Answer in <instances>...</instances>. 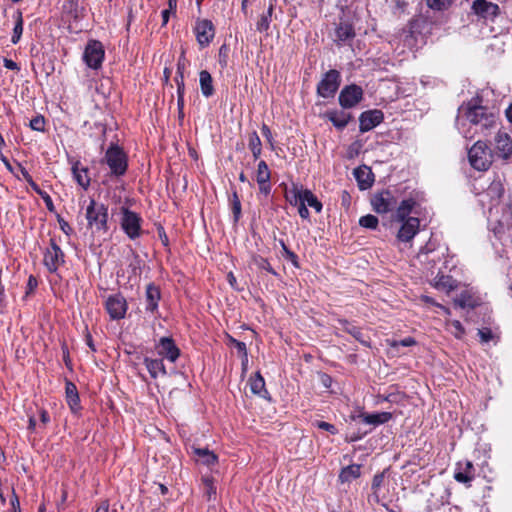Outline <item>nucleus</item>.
I'll return each mask as SVG.
<instances>
[{"label": "nucleus", "instance_id": "f257e3e1", "mask_svg": "<svg viewBox=\"0 0 512 512\" xmlns=\"http://www.w3.org/2000/svg\"><path fill=\"white\" fill-rule=\"evenodd\" d=\"M460 109L469 123L475 127V131L483 135L490 134L500 124L498 112L492 107L482 105L478 99H471Z\"/></svg>", "mask_w": 512, "mask_h": 512}, {"label": "nucleus", "instance_id": "f03ea898", "mask_svg": "<svg viewBox=\"0 0 512 512\" xmlns=\"http://www.w3.org/2000/svg\"><path fill=\"white\" fill-rule=\"evenodd\" d=\"M85 217L89 228L97 232L106 233L108 231V208L104 204L90 199Z\"/></svg>", "mask_w": 512, "mask_h": 512}, {"label": "nucleus", "instance_id": "7ed1b4c3", "mask_svg": "<svg viewBox=\"0 0 512 512\" xmlns=\"http://www.w3.org/2000/svg\"><path fill=\"white\" fill-rule=\"evenodd\" d=\"M468 158L471 166L479 171H486L492 163V153L484 141H477L469 150Z\"/></svg>", "mask_w": 512, "mask_h": 512}, {"label": "nucleus", "instance_id": "20e7f679", "mask_svg": "<svg viewBox=\"0 0 512 512\" xmlns=\"http://www.w3.org/2000/svg\"><path fill=\"white\" fill-rule=\"evenodd\" d=\"M105 162L114 176H122L127 171V157L124 151L117 145H111L104 156Z\"/></svg>", "mask_w": 512, "mask_h": 512}, {"label": "nucleus", "instance_id": "39448f33", "mask_svg": "<svg viewBox=\"0 0 512 512\" xmlns=\"http://www.w3.org/2000/svg\"><path fill=\"white\" fill-rule=\"evenodd\" d=\"M120 214V226L124 233L131 240L139 238L142 233V218L140 217V215L134 211L129 210L126 207L120 208Z\"/></svg>", "mask_w": 512, "mask_h": 512}, {"label": "nucleus", "instance_id": "423d86ee", "mask_svg": "<svg viewBox=\"0 0 512 512\" xmlns=\"http://www.w3.org/2000/svg\"><path fill=\"white\" fill-rule=\"evenodd\" d=\"M104 55L105 52L102 43L96 40H91L85 47L83 60L89 68L97 70L102 65Z\"/></svg>", "mask_w": 512, "mask_h": 512}, {"label": "nucleus", "instance_id": "0eeeda50", "mask_svg": "<svg viewBox=\"0 0 512 512\" xmlns=\"http://www.w3.org/2000/svg\"><path fill=\"white\" fill-rule=\"evenodd\" d=\"M43 263L50 273L56 272L65 263V254L54 239L50 240V245L44 252Z\"/></svg>", "mask_w": 512, "mask_h": 512}, {"label": "nucleus", "instance_id": "6e6552de", "mask_svg": "<svg viewBox=\"0 0 512 512\" xmlns=\"http://www.w3.org/2000/svg\"><path fill=\"white\" fill-rule=\"evenodd\" d=\"M340 85V73L337 70H329L325 73L317 86V93L323 98L333 97Z\"/></svg>", "mask_w": 512, "mask_h": 512}, {"label": "nucleus", "instance_id": "1a4fd4ad", "mask_svg": "<svg viewBox=\"0 0 512 512\" xmlns=\"http://www.w3.org/2000/svg\"><path fill=\"white\" fill-rule=\"evenodd\" d=\"M454 306L465 310L474 309L483 303L482 297L472 289H464L454 298Z\"/></svg>", "mask_w": 512, "mask_h": 512}, {"label": "nucleus", "instance_id": "9d476101", "mask_svg": "<svg viewBox=\"0 0 512 512\" xmlns=\"http://www.w3.org/2000/svg\"><path fill=\"white\" fill-rule=\"evenodd\" d=\"M494 152L502 159H509L512 156V138L504 130H498L494 137Z\"/></svg>", "mask_w": 512, "mask_h": 512}, {"label": "nucleus", "instance_id": "9b49d317", "mask_svg": "<svg viewBox=\"0 0 512 512\" xmlns=\"http://www.w3.org/2000/svg\"><path fill=\"white\" fill-rule=\"evenodd\" d=\"M196 39L201 47H206L215 35L213 23L208 19L197 20L194 28Z\"/></svg>", "mask_w": 512, "mask_h": 512}, {"label": "nucleus", "instance_id": "f8f14e48", "mask_svg": "<svg viewBox=\"0 0 512 512\" xmlns=\"http://www.w3.org/2000/svg\"><path fill=\"white\" fill-rule=\"evenodd\" d=\"M106 309L112 319L121 320L127 311L126 299L121 294L111 295L106 300Z\"/></svg>", "mask_w": 512, "mask_h": 512}, {"label": "nucleus", "instance_id": "ddd939ff", "mask_svg": "<svg viewBox=\"0 0 512 512\" xmlns=\"http://www.w3.org/2000/svg\"><path fill=\"white\" fill-rule=\"evenodd\" d=\"M472 11L484 20H494L499 15L500 8L497 4L487 0H474Z\"/></svg>", "mask_w": 512, "mask_h": 512}, {"label": "nucleus", "instance_id": "4468645a", "mask_svg": "<svg viewBox=\"0 0 512 512\" xmlns=\"http://www.w3.org/2000/svg\"><path fill=\"white\" fill-rule=\"evenodd\" d=\"M363 90L357 85L346 86L339 94V103L345 108L356 106L362 99Z\"/></svg>", "mask_w": 512, "mask_h": 512}, {"label": "nucleus", "instance_id": "2eb2a0df", "mask_svg": "<svg viewBox=\"0 0 512 512\" xmlns=\"http://www.w3.org/2000/svg\"><path fill=\"white\" fill-rule=\"evenodd\" d=\"M371 203L377 213H387L395 208L397 201L390 191H382L372 198Z\"/></svg>", "mask_w": 512, "mask_h": 512}, {"label": "nucleus", "instance_id": "dca6fc26", "mask_svg": "<svg viewBox=\"0 0 512 512\" xmlns=\"http://www.w3.org/2000/svg\"><path fill=\"white\" fill-rule=\"evenodd\" d=\"M156 349L160 356L165 357L170 362H175L180 355V350L175 345L174 340L168 336L159 339V342L156 344Z\"/></svg>", "mask_w": 512, "mask_h": 512}, {"label": "nucleus", "instance_id": "f3484780", "mask_svg": "<svg viewBox=\"0 0 512 512\" xmlns=\"http://www.w3.org/2000/svg\"><path fill=\"white\" fill-rule=\"evenodd\" d=\"M383 121V113L380 110H369L363 112L359 117V129L362 133L375 128Z\"/></svg>", "mask_w": 512, "mask_h": 512}, {"label": "nucleus", "instance_id": "a211bd4d", "mask_svg": "<svg viewBox=\"0 0 512 512\" xmlns=\"http://www.w3.org/2000/svg\"><path fill=\"white\" fill-rule=\"evenodd\" d=\"M419 224V219L416 217H408L404 220L397 234L398 240L402 242L412 240L419 230Z\"/></svg>", "mask_w": 512, "mask_h": 512}, {"label": "nucleus", "instance_id": "6ab92c4d", "mask_svg": "<svg viewBox=\"0 0 512 512\" xmlns=\"http://www.w3.org/2000/svg\"><path fill=\"white\" fill-rule=\"evenodd\" d=\"M161 299V291L154 283H149L145 291V308L146 311L154 313L157 310L158 302Z\"/></svg>", "mask_w": 512, "mask_h": 512}, {"label": "nucleus", "instance_id": "aec40b11", "mask_svg": "<svg viewBox=\"0 0 512 512\" xmlns=\"http://www.w3.org/2000/svg\"><path fill=\"white\" fill-rule=\"evenodd\" d=\"M355 37V30L351 23L345 20H340L335 29V39L337 44L346 43Z\"/></svg>", "mask_w": 512, "mask_h": 512}, {"label": "nucleus", "instance_id": "412c9836", "mask_svg": "<svg viewBox=\"0 0 512 512\" xmlns=\"http://www.w3.org/2000/svg\"><path fill=\"white\" fill-rule=\"evenodd\" d=\"M354 176L358 182L359 188L364 190L372 186L374 176L371 169L367 166H361L354 170Z\"/></svg>", "mask_w": 512, "mask_h": 512}, {"label": "nucleus", "instance_id": "4be33fe9", "mask_svg": "<svg viewBox=\"0 0 512 512\" xmlns=\"http://www.w3.org/2000/svg\"><path fill=\"white\" fill-rule=\"evenodd\" d=\"M454 478L460 483H470L474 478V466L472 462L466 461L464 464L458 463V469L454 474Z\"/></svg>", "mask_w": 512, "mask_h": 512}, {"label": "nucleus", "instance_id": "5701e85b", "mask_svg": "<svg viewBox=\"0 0 512 512\" xmlns=\"http://www.w3.org/2000/svg\"><path fill=\"white\" fill-rule=\"evenodd\" d=\"M433 286L437 290L449 294L458 287V282L449 275H437L434 278Z\"/></svg>", "mask_w": 512, "mask_h": 512}, {"label": "nucleus", "instance_id": "b1692460", "mask_svg": "<svg viewBox=\"0 0 512 512\" xmlns=\"http://www.w3.org/2000/svg\"><path fill=\"white\" fill-rule=\"evenodd\" d=\"M326 117L333 123V125L338 129H343L347 126L351 119V115L345 111H327Z\"/></svg>", "mask_w": 512, "mask_h": 512}, {"label": "nucleus", "instance_id": "393cba45", "mask_svg": "<svg viewBox=\"0 0 512 512\" xmlns=\"http://www.w3.org/2000/svg\"><path fill=\"white\" fill-rule=\"evenodd\" d=\"M358 417L366 424L377 426L387 423L393 416L390 412H380L374 414L361 413Z\"/></svg>", "mask_w": 512, "mask_h": 512}, {"label": "nucleus", "instance_id": "a878e982", "mask_svg": "<svg viewBox=\"0 0 512 512\" xmlns=\"http://www.w3.org/2000/svg\"><path fill=\"white\" fill-rule=\"evenodd\" d=\"M72 173L77 183L84 189H87L90 185V178L88 176V170L84 167H80V162L76 161L72 166Z\"/></svg>", "mask_w": 512, "mask_h": 512}, {"label": "nucleus", "instance_id": "bb28decb", "mask_svg": "<svg viewBox=\"0 0 512 512\" xmlns=\"http://www.w3.org/2000/svg\"><path fill=\"white\" fill-rule=\"evenodd\" d=\"M65 390L68 405L70 406L72 411H77L79 409L80 400L75 384L70 381H67Z\"/></svg>", "mask_w": 512, "mask_h": 512}, {"label": "nucleus", "instance_id": "cd10ccee", "mask_svg": "<svg viewBox=\"0 0 512 512\" xmlns=\"http://www.w3.org/2000/svg\"><path fill=\"white\" fill-rule=\"evenodd\" d=\"M361 475V465L352 464L344 467L340 474L339 479L341 482H350L353 479L359 478Z\"/></svg>", "mask_w": 512, "mask_h": 512}, {"label": "nucleus", "instance_id": "c85d7f7f", "mask_svg": "<svg viewBox=\"0 0 512 512\" xmlns=\"http://www.w3.org/2000/svg\"><path fill=\"white\" fill-rule=\"evenodd\" d=\"M145 366L152 378L158 377L159 374H166L163 361L161 359H144Z\"/></svg>", "mask_w": 512, "mask_h": 512}, {"label": "nucleus", "instance_id": "c756f323", "mask_svg": "<svg viewBox=\"0 0 512 512\" xmlns=\"http://www.w3.org/2000/svg\"><path fill=\"white\" fill-rule=\"evenodd\" d=\"M477 335L480 338L482 344H488L492 342L494 345L498 343L500 334L498 331H493L489 327H482L478 329Z\"/></svg>", "mask_w": 512, "mask_h": 512}, {"label": "nucleus", "instance_id": "7c9ffc66", "mask_svg": "<svg viewBox=\"0 0 512 512\" xmlns=\"http://www.w3.org/2000/svg\"><path fill=\"white\" fill-rule=\"evenodd\" d=\"M199 82L202 94L205 97H210L214 92L211 74L206 70H202L199 73Z\"/></svg>", "mask_w": 512, "mask_h": 512}, {"label": "nucleus", "instance_id": "2f4dec72", "mask_svg": "<svg viewBox=\"0 0 512 512\" xmlns=\"http://www.w3.org/2000/svg\"><path fill=\"white\" fill-rule=\"evenodd\" d=\"M23 175H24L25 179L27 180V182L29 183V185L31 186V188L43 199V201L46 204L47 209L49 211H53L54 210L53 201H52L51 197L48 195V193L41 190L39 188V186L32 180L31 176L27 172H24Z\"/></svg>", "mask_w": 512, "mask_h": 512}, {"label": "nucleus", "instance_id": "473e14b6", "mask_svg": "<svg viewBox=\"0 0 512 512\" xmlns=\"http://www.w3.org/2000/svg\"><path fill=\"white\" fill-rule=\"evenodd\" d=\"M416 205V201L413 199H405L403 200L396 210V218L398 221H404L408 218L410 213L412 212L414 206Z\"/></svg>", "mask_w": 512, "mask_h": 512}, {"label": "nucleus", "instance_id": "72a5a7b5", "mask_svg": "<svg viewBox=\"0 0 512 512\" xmlns=\"http://www.w3.org/2000/svg\"><path fill=\"white\" fill-rule=\"evenodd\" d=\"M62 9L64 14L73 19H78L82 11L78 0H65Z\"/></svg>", "mask_w": 512, "mask_h": 512}, {"label": "nucleus", "instance_id": "f704fd0d", "mask_svg": "<svg viewBox=\"0 0 512 512\" xmlns=\"http://www.w3.org/2000/svg\"><path fill=\"white\" fill-rule=\"evenodd\" d=\"M249 384L253 394L264 397V394L267 393V390L265 389L264 378L260 375V373H256L254 377H251Z\"/></svg>", "mask_w": 512, "mask_h": 512}, {"label": "nucleus", "instance_id": "c9c22d12", "mask_svg": "<svg viewBox=\"0 0 512 512\" xmlns=\"http://www.w3.org/2000/svg\"><path fill=\"white\" fill-rule=\"evenodd\" d=\"M248 147L251 150L254 159H258L262 152V143L256 131L249 134Z\"/></svg>", "mask_w": 512, "mask_h": 512}, {"label": "nucleus", "instance_id": "e433bc0d", "mask_svg": "<svg viewBox=\"0 0 512 512\" xmlns=\"http://www.w3.org/2000/svg\"><path fill=\"white\" fill-rule=\"evenodd\" d=\"M271 172L265 161L261 160L257 165L256 181L258 184H264V182H270Z\"/></svg>", "mask_w": 512, "mask_h": 512}, {"label": "nucleus", "instance_id": "4c0bfd02", "mask_svg": "<svg viewBox=\"0 0 512 512\" xmlns=\"http://www.w3.org/2000/svg\"><path fill=\"white\" fill-rule=\"evenodd\" d=\"M194 453L202 460V462L207 465L211 466L217 462V456L205 448H196L194 449Z\"/></svg>", "mask_w": 512, "mask_h": 512}, {"label": "nucleus", "instance_id": "58836bf2", "mask_svg": "<svg viewBox=\"0 0 512 512\" xmlns=\"http://www.w3.org/2000/svg\"><path fill=\"white\" fill-rule=\"evenodd\" d=\"M303 201L306 205L315 209L317 213H320L322 210V203L317 199V197L308 189L304 190V194H302Z\"/></svg>", "mask_w": 512, "mask_h": 512}, {"label": "nucleus", "instance_id": "ea45409f", "mask_svg": "<svg viewBox=\"0 0 512 512\" xmlns=\"http://www.w3.org/2000/svg\"><path fill=\"white\" fill-rule=\"evenodd\" d=\"M22 33H23V18H22V13L18 12L17 17H16V23H15V26L13 29V35L11 38V42L13 44H17L21 39Z\"/></svg>", "mask_w": 512, "mask_h": 512}, {"label": "nucleus", "instance_id": "a19ab883", "mask_svg": "<svg viewBox=\"0 0 512 512\" xmlns=\"http://www.w3.org/2000/svg\"><path fill=\"white\" fill-rule=\"evenodd\" d=\"M302 194H304V190H300L297 187H294L289 193L286 194V198L291 205H300L303 202Z\"/></svg>", "mask_w": 512, "mask_h": 512}, {"label": "nucleus", "instance_id": "79ce46f5", "mask_svg": "<svg viewBox=\"0 0 512 512\" xmlns=\"http://www.w3.org/2000/svg\"><path fill=\"white\" fill-rule=\"evenodd\" d=\"M378 218L372 214L362 216L359 219L360 226L368 229H376L378 226Z\"/></svg>", "mask_w": 512, "mask_h": 512}, {"label": "nucleus", "instance_id": "37998d69", "mask_svg": "<svg viewBox=\"0 0 512 512\" xmlns=\"http://www.w3.org/2000/svg\"><path fill=\"white\" fill-rule=\"evenodd\" d=\"M429 8L437 11L447 9L453 3V0H426Z\"/></svg>", "mask_w": 512, "mask_h": 512}, {"label": "nucleus", "instance_id": "c03bdc74", "mask_svg": "<svg viewBox=\"0 0 512 512\" xmlns=\"http://www.w3.org/2000/svg\"><path fill=\"white\" fill-rule=\"evenodd\" d=\"M175 81L177 84V94H184L185 85H184V76H183V66L180 63H178Z\"/></svg>", "mask_w": 512, "mask_h": 512}, {"label": "nucleus", "instance_id": "a18cd8bd", "mask_svg": "<svg viewBox=\"0 0 512 512\" xmlns=\"http://www.w3.org/2000/svg\"><path fill=\"white\" fill-rule=\"evenodd\" d=\"M231 204L234 220L237 221L241 215V202L236 192L233 193Z\"/></svg>", "mask_w": 512, "mask_h": 512}, {"label": "nucleus", "instance_id": "49530a36", "mask_svg": "<svg viewBox=\"0 0 512 512\" xmlns=\"http://www.w3.org/2000/svg\"><path fill=\"white\" fill-rule=\"evenodd\" d=\"M313 425L321 430H325V431L331 433L332 435H335L338 433L337 428L333 424H330L325 421L317 420V421L313 422Z\"/></svg>", "mask_w": 512, "mask_h": 512}, {"label": "nucleus", "instance_id": "de8ad7c7", "mask_svg": "<svg viewBox=\"0 0 512 512\" xmlns=\"http://www.w3.org/2000/svg\"><path fill=\"white\" fill-rule=\"evenodd\" d=\"M31 129L35 131H44L45 129V119L43 116H36L30 121Z\"/></svg>", "mask_w": 512, "mask_h": 512}, {"label": "nucleus", "instance_id": "09e8293b", "mask_svg": "<svg viewBox=\"0 0 512 512\" xmlns=\"http://www.w3.org/2000/svg\"><path fill=\"white\" fill-rule=\"evenodd\" d=\"M447 326H449L450 331L457 338H461L464 334V328L461 325V322H445Z\"/></svg>", "mask_w": 512, "mask_h": 512}, {"label": "nucleus", "instance_id": "8fccbe9b", "mask_svg": "<svg viewBox=\"0 0 512 512\" xmlns=\"http://www.w3.org/2000/svg\"><path fill=\"white\" fill-rule=\"evenodd\" d=\"M254 263L255 265H257L258 268L266 270L271 274H275V271L273 270L267 259L262 257H256L254 258Z\"/></svg>", "mask_w": 512, "mask_h": 512}, {"label": "nucleus", "instance_id": "3c124183", "mask_svg": "<svg viewBox=\"0 0 512 512\" xmlns=\"http://www.w3.org/2000/svg\"><path fill=\"white\" fill-rule=\"evenodd\" d=\"M271 19L269 16L261 15L260 19L257 22V30L259 32H266L269 29Z\"/></svg>", "mask_w": 512, "mask_h": 512}, {"label": "nucleus", "instance_id": "603ef678", "mask_svg": "<svg viewBox=\"0 0 512 512\" xmlns=\"http://www.w3.org/2000/svg\"><path fill=\"white\" fill-rule=\"evenodd\" d=\"M282 256L286 260L290 261L295 267H299L298 256L289 248H285V251L282 252Z\"/></svg>", "mask_w": 512, "mask_h": 512}, {"label": "nucleus", "instance_id": "864d4df0", "mask_svg": "<svg viewBox=\"0 0 512 512\" xmlns=\"http://www.w3.org/2000/svg\"><path fill=\"white\" fill-rule=\"evenodd\" d=\"M384 481V472L374 475L372 480V490L376 493L382 486Z\"/></svg>", "mask_w": 512, "mask_h": 512}, {"label": "nucleus", "instance_id": "5fc2aeb1", "mask_svg": "<svg viewBox=\"0 0 512 512\" xmlns=\"http://www.w3.org/2000/svg\"><path fill=\"white\" fill-rule=\"evenodd\" d=\"M261 131H262L263 136L269 143L271 149H274V140H273V136H272V132H271L270 128L266 124H263L261 127Z\"/></svg>", "mask_w": 512, "mask_h": 512}, {"label": "nucleus", "instance_id": "6e6d98bb", "mask_svg": "<svg viewBox=\"0 0 512 512\" xmlns=\"http://www.w3.org/2000/svg\"><path fill=\"white\" fill-rule=\"evenodd\" d=\"M232 342L235 344L237 350L242 353L243 358H245V361L248 362V355H247V349L244 342L237 341L235 339H232Z\"/></svg>", "mask_w": 512, "mask_h": 512}, {"label": "nucleus", "instance_id": "4d7b16f0", "mask_svg": "<svg viewBox=\"0 0 512 512\" xmlns=\"http://www.w3.org/2000/svg\"><path fill=\"white\" fill-rule=\"evenodd\" d=\"M298 213L300 215L301 218L303 219H308L309 218V210L307 208V205L303 202L300 203V205H298Z\"/></svg>", "mask_w": 512, "mask_h": 512}, {"label": "nucleus", "instance_id": "13d9d810", "mask_svg": "<svg viewBox=\"0 0 512 512\" xmlns=\"http://www.w3.org/2000/svg\"><path fill=\"white\" fill-rule=\"evenodd\" d=\"M10 504H11V508L13 510V512H21L20 511V502H19V498L18 496L15 494V492L13 491V496L10 500Z\"/></svg>", "mask_w": 512, "mask_h": 512}, {"label": "nucleus", "instance_id": "bf43d9fd", "mask_svg": "<svg viewBox=\"0 0 512 512\" xmlns=\"http://www.w3.org/2000/svg\"><path fill=\"white\" fill-rule=\"evenodd\" d=\"M85 331H86V335H85V341H86V344L88 345V347L91 349V351L95 352L96 351V347L94 345V342H93V339H92V335L91 333L88 331V328L87 326H85Z\"/></svg>", "mask_w": 512, "mask_h": 512}, {"label": "nucleus", "instance_id": "052dcab7", "mask_svg": "<svg viewBox=\"0 0 512 512\" xmlns=\"http://www.w3.org/2000/svg\"><path fill=\"white\" fill-rule=\"evenodd\" d=\"M415 343H416V342H415V340H414L413 338L408 337V338H405V339L400 340V341H395V342L393 343V345H394V346L401 345V346H405V347H407V346H412V345H414Z\"/></svg>", "mask_w": 512, "mask_h": 512}, {"label": "nucleus", "instance_id": "680f3d73", "mask_svg": "<svg viewBox=\"0 0 512 512\" xmlns=\"http://www.w3.org/2000/svg\"><path fill=\"white\" fill-rule=\"evenodd\" d=\"M4 67L10 70H20V67L16 62L7 58L4 59Z\"/></svg>", "mask_w": 512, "mask_h": 512}, {"label": "nucleus", "instance_id": "e2e57ef3", "mask_svg": "<svg viewBox=\"0 0 512 512\" xmlns=\"http://www.w3.org/2000/svg\"><path fill=\"white\" fill-rule=\"evenodd\" d=\"M205 483H206V487H207L206 494L208 495L209 498H211L212 495L216 494V489L210 480H205Z\"/></svg>", "mask_w": 512, "mask_h": 512}, {"label": "nucleus", "instance_id": "0e129e2a", "mask_svg": "<svg viewBox=\"0 0 512 512\" xmlns=\"http://www.w3.org/2000/svg\"><path fill=\"white\" fill-rule=\"evenodd\" d=\"M259 185V191L263 193L264 195H268L271 191V184L270 182H264V184H258Z\"/></svg>", "mask_w": 512, "mask_h": 512}, {"label": "nucleus", "instance_id": "69168bd1", "mask_svg": "<svg viewBox=\"0 0 512 512\" xmlns=\"http://www.w3.org/2000/svg\"><path fill=\"white\" fill-rule=\"evenodd\" d=\"M320 379H321V383L326 388H329L331 386L332 379H331V377L329 375L321 374Z\"/></svg>", "mask_w": 512, "mask_h": 512}, {"label": "nucleus", "instance_id": "338daca9", "mask_svg": "<svg viewBox=\"0 0 512 512\" xmlns=\"http://www.w3.org/2000/svg\"><path fill=\"white\" fill-rule=\"evenodd\" d=\"M171 13H175L170 9H165L162 11V25L165 26L169 21V16Z\"/></svg>", "mask_w": 512, "mask_h": 512}, {"label": "nucleus", "instance_id": "774afa93", "mask_svg": "<svg viewBox=\"0 0 512 512\" xmlns=\"http://www.w3.org/2000/svg\"><path fill=\"white\" fill-rule=\"evenodd\" d=\"M109 511V502L107 500L102 501L97 507L95 512H108Z\"/></svg>", "mask_w": 512, "mask_h": 512}]
</instances>
